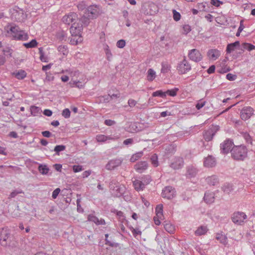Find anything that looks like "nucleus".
<instances>
[{"mask_svg": "<svg viewBox=\"0 0 255 255\" xmlns=\"http://www.w3.org/2000/svg\"><path fill=\"white\" fill-rule=\"evenodd\" d=\"M150 161L154 167H157L159 165L158 157L156 154H153L150 157Z\"/></svg>", "mask_w": 255, "mask_h": 255, "instance_id": "obj_46", "label": "nucleus"}, {"mask_svg": "<svg viewBox=\"0 0 255 255\" xmlns=\"http://www.w3.org/2000/svg\"><path fill=\"white\" fill-rule=\"evenodd\" d=\"M240 46V42L238 41H235L234 43L228 44L227 46L226 51L227 53H231L232 51L235 50L236 47Z\"/></svg>", "mask_w": 255, "mask_h": 255, "instance_id": "obj_29", "label": "nucleus"}, {"mask_svg": "<svg viewBox=\"0 0 255 255\" xmlns=\"http://www.w3.org/2000/svg\"><path fill=\"white\" fill-rule=\"evenodd\" d=\"M233 186L232 184L225 183L222 187L223 191L226 193H229L230 192L233 190Z\"/></svg>", "mask_w": 255, "mask_h": 255, "instance_id": "obj_38", "label": "nucleus"}, {"mask_svg": "<svg viewBox=\"0 0 255 255\" xmlns=\"http://www.w3.org/2000/svg\"><path fill=\"white\" fill-rule=\"evenodd\" d=\"M96 139L98 142H106L110 140H114L115 138L111 136H107L104 134H98L96 136Z\"/></svg>", "mask_w": 255, "mask_h": 255, "instance_id": "obj_24", "label": "nucleus"}, {"mask_svg": "<svg viewBox=\"0 0 255 255\" xmlns=\"http://www.w3.org/2000/svg\"><path fill=\"white\" fill-rule=\"evenodd\" d=\"M148 167V163L145 161H141L136 163L134 166V169L138 173H142Z\"/></svg>", "mask_w": 255, "mask_h": 255, "instance_id": "obj_15", "label": "nucleus"}, {"mask_svg": "<svg viewBox=\"0 0 255 255\" xmlns=\"http://www.w3.org/2000/svg\"><path fill=\"white\" fill-rule=\"evenodd\" d=\"M247 218V215L243 212L237 211L234 212L231 217L232 222L236 225H242Z\"/></svg>", "mask_w": 255, "mask_h": 255, "instance_id": "obj_5", "label": "nucleus"}, {"mask_svg": "<svg viewBox=\"0 0 255 255\" xmlns=\"http://www.w3.org/2000/svg\"><path fill=\"white\" fill-rule=\"evenodd\" d=\"M208 231V229L206 226H201L199 227L195 231V235L196 236H201L205 235Z\"/></svg>", "mask_w": 255, "mask_h": 255, "instance_id": "obj_27", "label": "nucleus"}, {"mask_svg": "<svg viewBox=\"0 0 255 255\" xmlns=\"http://www.w3.org/2000/svg\"><path fill=\"white\" fill-rule=\"evenodd\" d=\"M173 19L177 21H178L181 17V15L179 12H177L175 10H173Z\"/></svg>", "mask_w": 255, "mask_h": 255, "instance_id": "obj_60", "label": "nucleus"}, {"mask_svg": "<svg viewBox=\"0 0 255 255\" xmlns=\"http://www.w3.org/2000/svg\"><path fill=\"white\" fill-rule=\"evenodd\" d=\"M104 49L106 54L107 59L108 61H111L112 58V53L111 51V50L110 49L109 46L106 44L104 46Z\"/></svg>", "mask_w": 255, "mask_h": 255, "instance_id": "obj_35", "label": "nucleus"}, {"mask_svg": "<svg viewBox=\"0 0 255 255\" xmlns=\"http://www.w3.org/2000/svg\"><path fill=\"white\" fill-rule=\"evenodd\" d=\"M178 91L179 89L178 88H174V89L171 90H168L165 91L166 97L167 95L170 96L171 97H175L177 95Z\"/></svg>", "mask_w": 255, "mask_h": 255, "instance_id": "obj_40", "label": "nucleus"}, {"mask_svg": "<svg viewBox=\"0 0 255 255\" xmlns=\"http://www.w3.org/2000/svg\"><path fill=\"white\" fill-rule=\"evenodd\" d=\"M188 55L191 60L195 62H198L201 61L203 58L202 55L200 51L196 49H193L189 50Z\"/></svg>", "mask_w": 255, "mask_h": 255, "instance_id": "obj_11", "label": "nucleus"}, {"mask_svg": "<svg viewBox=\"0 0 255 255\" xmlns=\"http://www.w3.org/2000/svg\"><path fill=\"white\" fill-rule=\"evenodd\" d=\"M86 5L84 1L80 2L77 5V7H78V9L80 10H84V9L86 8Z\"/></svg>", "mask_w": 255, "mask_h": 255, "instance_id": "obj_63", "label": "nucleus"}, {"mask_svg": "<svg viewBox=\"0 0 255 255\" xmlns=\"http://www.w3.org/2000/svg\"><path fill=\"white\" fill-rule=\"evenodd\" d=\"M223 2L219 0H211V4L216 7H219Z\"/></svg>", "mask_w": 255, "mask_h": 255, "instance_id": "obj_59", "label": "nucleus"}, {"mask_svg": "<svg viewBox=\"0 0 255 255\" xmlns=\"http://www.w3.org/2000/svg\"><path fill=\"white\" fill-rule=\"evenodd\" d=\"M82 29V26L77 25L76 23H74L70 27V32L72 36H77L80 33Z\"/></svg>", "mask_w": 255, "mask_h": 255, "instance_id": "obj_23", "label": "nucleus"}, {"mask_svg": "<svg viewBox=\"0 0 255 255\" xmlns=\"http://www.w3.org/2000/svg\"><path fill=\"white\" fill-rule=\"evenodd\" d=\"M219 130V127L218 126L212 125L203 132L204 139L207 141H211Z\"/></svg>", "mask_w": 255, "mask_h": 255, "instance_id": "obj_6", "label": "nucleus"}, {"mask_svg": "<svg viewBox=\"0 0 255 255\" xmlns=\"http://www.w3.org/2000/svg\"><path fill=\"white\" fill-rule=\"evenodd\" d=\"M123 161L122 158L112 159L108 161L105 166L108 170H113L121 165Z\"/></svg>", "mask_w": 255, "mask_h": 255, "instance_id": "obj_10", "label": "nucleus"}, {"mask_svg": "<svg viewBox=\"0 0 255 255\" xmlns=\"http://www.w3.org/2000/svg\"><path fill=\"white\" fill-rule=\"evenodd\" d=\"M183 159L180 157H175L172 159L170 166L173 169L176 170L181 168L184 165Z\"/></svg>", "mask_w": 255, "mask_h": 255, "instance_id": "obj_13", "label": "nucleus"}, {"mask_svg": "<svg viewBox=\"0 0 255 255\" xmlns=\"http://www.w3.org/2000/svg\"><path fill=\"white\" fill-rule=\"evenodd\" d=\"M86 15L89 18H96L98 14V9L97 6L94 5H91L87 9Z\"/></svg>", "mask_w": 255, "mask_h": 255, "instance_id": "obj_16", "label": "nucleus"}, {"mask_svg": "<svg viewBox=\"0 0 255 255\" xmlns=\"http://www.w3.org/2000/svg\"><path fill=\"white\" fill-rule=\"evenodd\" d=\"M88 221L95 223L97 225H104L106 224L105 221L103 219H99L93 214H90L88 216Z\"/></svg>", "mask_w": 255, "mask_h": 255, "instance_id": "obj_20", "label": "nucleus"}, {"mask_svg": "<svg viewBox=\"0 0 255 255\" xmlns=\"http://www.w3.org/2000/svg\"><path fill=\"white\" fill-rule=\"evenodd\" d=\"M109 237V235L108 234L105 235V241H106V244L108 245L111 247H117L118 245V244H116V245H115L114 243L111 242L110 241L108 240V238Z\"/></svg>", "mask_w": 255, "mask_h": 255, "instance_id": "obj_61", "label": "nucleus"}, {"mask_svg": "<svg viewBox=\"0 0 255 255\" xmlns=\"http://www.w3.org/2000/svg\"><path fill=\"white\" fill-rule=\"evenodd\" d=\"M24 193V192L21 190H15L12 191L9 195L8 198H14L16 195L18 194Z\"/></svg>", "mask_w": 255, "mask_h": 255, "instance_id": "obj_52", "label": "nucleus"}, {"mask_svg": "<svg viewBox=\"0 0 255 255\" xmlns=\"http://www.w3.org/2000/svg\"><path fill=\"white\" fill-rule=\"evenodd\" d=\"M206 104V102L202 100H200L198 102L197 104L196 105V108L197 110H200L202 108H203Z\"/></svg>", "mask_w": 255, "mask_h": 255, "instance_id": "obj_58", "label": "nucleus"}, {"mask_svg": "<svg viewBox=\"0 0 255 255\" xmlns=\"http://www.w3.org/2000/svg\"><path fill=\"white\" fill-rule=\"evenodd\" d=\"M66 148V147L64 145H56L54 148V151H55L57 155H59V152L60 151H64Z\"/></svg>", "mask_w": 255, "mask_h": 255, "instance_id": "obj_51", "label": "nucleus"}, {"mask_svg": "<svg viewBox=\"0 0 255 255\" xmlns=\"http://www.w3.org/2000/svg\"><path fill=\"white\" fill-rule=\"evenodd\" d=\"M155 211L156 213V215L158 218H161L162 216L163 212V205L161 204H159L157 205L155 209Z\"/></svg>", "mask_w": 255, "mask_h": 255, "instance_id": "obj_49", "label": "nucleus"}, {"mask_svg": "<svg viewBox=\"0 0 255 255\" xmlns=\"http://www.w3.org/2000/svg\"><path fill=\"white\" fill-rule=\"evenodd\" d=\"M221 52L217 49H210L207 52V56L210 60H215L220 56Z\"/></svg>", "mask_w": 255, "mask_h": 255, "instance_id": "obj_19", "label": "nucleus"}, {"mask_svg": "<svg viewBox=\"0 0 255 255\" xmlns=\"http://www.w3.org/2000/svg\"><path fill=\"white\" fill-rule=\"evenodd\" d=\"M197 7L200 11H208V3L206 2L198 3Z\"/></svg>", "mask_w": 255, "mask_h": 255, "instance_id": "obj_39", "label": "nucleus"}, {"mask_svg": "<svg viewBox=\"0 0 255 255\" xmlns=\"http://www.w3.org/2000/svg\"><path fill=\"white\" fill-rule=\"evenodd\" d=\"M152 96L153 97H159L160 98H164L166 97L165 92H163L162 90H158L154 92L152 94Z\"/></svg>", "mask_w": 255, "mask_h": 255, "instance_id": "obj_45", "label": "nucleus"}, {"mask_svg": "<svg viewBox=\"0 0 255 255\" xmlns=\"http://www.w3.org/2000/svg\"><path fill=\"white\" fill-rule=\"evenodd\" d=\"M204 164V166L207 167H212L216 164V159L212 156L209 155L205 158Z\"/></svg>", "mask_w": 255, "mask_h": 255, "instance_id": "obj_22", "label": "nucleus"}, {"mask_svg": "<svg viewBox=\"0 0 255 255\" xmlns=\"http://www.w3.org/2000/svg\"><path fill=\"white\" fill-rule=\"evenodd\" d=\"M162 68L161 72L162 73H166L170 70L171 66L166 63H162L161 64Z\"/></svg>", "mask_w": 255, "mask_h": 255, "instance_id": "obj_44", "label": "nucleus"}, {"mask_svg": "<svg viewBox=\"0 0 255 255\" xmlns=\"http://www.w3.org/2000/svg\"><path fill=\"white\" fill-rule=\"evenodd\" d=\"M206 181L209 185H215L218 183V178L216 175L208 176L206 178Z\"/></svg>", "mask_w": 255, "mask_h": 255, "instance_id": "obj_28", "label": "nucleus"}, {"mask_svg": "<svg viewBox=\"0 0 255 255\" xmlns=\"http://www.w3.org/2000/svg\"><path fill=\"white\" fill-rule=\"evenodd\" d=\"M182 29V33L185 35L187 34L191 30V27L188 24L184 25Z\"/></svg>", "mask_w": 255, "mask_h": 255, "instance_id": "obj_55", "label": "nucleus"}, {"mask_svg": "<svg viewBox=\"0 0 255 255\" xmlns=\"http://www.w3.org/2000/svg\"><path fill=\"white\" fill-rule=\"evenodd\" d=\"M60 192V189L59 188H56L52 192V197L53 199H56L58 194H59Z\"/></svg>", "mask_w": 255, "mask_h": 255, "instance_id": "obj_64", "label": "nucleus"}, {"mask_svg": "<svg viewBox=\"0 0 255 255\" xmlns=\"http://www.w3.org/2000/svg\"><path fill=\"white\" fill-rule=\"evenodd\" d=\"M39 52L40 54V59L41 61L44 62H47V57L44 55V53L43 51L42 48L40 47L39 48Z\"/></svg>", "mask_w": 255, "mask_h": 255, "instance_id": "obj_53", "label": "nucleus"}, {"mask_svg": "<svg viewBox=\"0 0 255 255\" xmlns=\"http://www.w3.org/2000/svg\"><path fill=\"white\" fill-rule=\"evenodd\" d=\"M176 69L179 74H185L191 70V66L184 57L182 61L179 62Z\"/></svg>", "mask_w": 255, "mask_h": 255, "instance_id": "obj_4", "label": "nucleus"}, {"mask_svg": "<svg viewBox=\"0 0 255 255\" xmlns=\"http://www.w3.org/2000/svg\"><path fill=\"white\" fill-rule=\"evenodd\" d=\"M198 170L193 166H189L187 168L186 176L187 178L194 177L198 173Z\"/></svg>", "mask_w": 255, "mask_h": 255, "instance_id": "obj_21", "label": "nucleus"}, {"mask_svg": "<svg viewBox=\"0 0 255 255\" xmlns=\"http://www.w3.org/2000/svg\"><path fill=\"white\" fill-rule=\"evenodd\" d=\"M78 20V16L76 13L70 12L68 14L64 15L62 18V21L65 24L70 25L76 23Z\"/></svg>", "mask_w": 255, "mask_h": 255, "instance_id": "obj_12", "label": "nucleus"}, {"mask_svg": "<svg viewBox=\"0 0 255 255\" xmlns=\"http://www.w3.org/2000/svg\"><path fill=\"white\" fill-rule=\"evenodd\" d=\"M39 172L43 175H46L49 171V168L46 165L40 164L38 167Z\"/></svg>", "mask_w": 255, "mask_h": 255, "instance_id": "obj_42", "label": "nucleus"}, {"mask_svg": "<svg viewBox=\"0 0 255 255\" xmlns=\"http://www.w3.org/2000/svg\"><path fill=\"white\" fill-rule=\"evenodd\" d=\"M83 170V168L82 165H74L73 166V170L75 173L79 172Z\"/></svg>", "mask_w": 255, "mask_h": 255, "instance_id": "obj_57", "label": "nucleus"}, {"mask_svg": "<svg viewBox=\"0 0 255 255\" xmlns=\"http://www.w3.org/2000/svg\"><path fill=\"white\" fill-rule=\"evenodd\" d=\"M165 230L170 234H173L175 231V227L170 222H165L164 224Z\"/></svg>", "mask_w": 255, "mask_h": 255, "instance_id": "obj_32", "label": "nucleus"}, {"mask_svg": "<svg viewBox=\"0 0 255 255\" xmlns=\"http://www.w3.org/2000/svg\"><path fill=\"white\" fill-rule=\"evenodd\" d=\"M156 72L152 68L148 69L146 73V79L149 82L153 81L156 77Z\"/></svg>", "mask_w": 255, "mask_h": 255, "instance_id": "obj_26", "label": "nucleus"}, {"mask_svg": "<svg viewBox=\"0 0 255 255\" xmlns=\"http://www.w3.org/2000/svg\"><path fill=\"white\" fill-rule=\"evenodd\" d=\"M129 228L134 238H136L138 235L140 236L141 235V232L138 228L134 229L132 227H129Z\"/></svg>", "mask_w": 255, "mask_h": 255, "instance_id": "obj_48", "label": "nucleus"}, {"mask_svg": "<svg viewBox=\"0 0 255 255\" xmlns=\"http://www.w3.org/2000/svg\"><path fill=\"white\" fill-rule=\"evenodd\" d=\"M29 38L28 34L24 30L19 29L18 32L14 37L13 39L19 41H25Z\"/></svg>", "mask_w": 255, "mask_h": 255, "instance_id": "obj_18", "label": "nucleus"}, {"mask_svg": "<svg viewBox=\"0 0 255 255\" xmlns=\"http://www.w3.org/2000/svg\"><path fill=\"white\" fill-rule=\"evenodd\" d=\"M23 45L26 48H31L36 47L37 45V42L35 39H32L29 42L24 43Z\"/></svg>", "mask_w": 255, "mask_h": 255, "instance_id": "obj_41", "label": "nucleus"}, {"mask_svg": "<svg viewBox=\"0 0 255 255\" xmlns=\"http://www.w3.org/2000/svg\"><path fill=\"white\" fill-rule=\"evenodd\" d=\"M143 155V151L137 152L134 154H133L130 158V161L131 162H134L136 160H138L140 158H141Z\"/></svg>", "mask_w": 255, "mask_h": 255, "instance_id": "obj_36", "label": "nucleus"}, {"mask_svg": "<svg viewBox=\"0 0 255 255\" xmlns=\"http://www.w3.org/2000/svg\"><path fill=\"white\" fill-rule=\"evenodd\" d=\"M116 45L119 48H123L126 45V41L124 39L119 40L117 41Z\"/></svg>", "mask_w": 255, "mask_h": 255, "instance_id": "obj_56", "label": "nucleus"}, {"mask_svg": "<svg viewBox=\"0 0 255 255\" xmlns=\"http://www.w3.org/2000/svg\"><path fill=\"white\" fill-rule=\"evenodd\" d=\"M233 144V142L229 139L224 141L220 145L221 152L224 154L228 153L231 150V149L232 147Z\"/></svg>", "mask_w": 255, "mask_h": 255, "instance_id": "obj_14", "label": "nucleus"}, {"mask_svg": "<svg viewBox=\"0 0 255 255\" xmlns=\"http://www.w3.org/2000/svg\"><path fill=\"white\" fill-rule=\"evenodd\" d=\"M151 181L149 176H143L133 181V185L135 190L137 191H142L146 185Z\"/></svg>", "mask_w": 255, "mask_h": 255, "instance_id": "obj_3", "label": "nucleus"}, {"mask_svg": "<svg viewBox=\"0 0 255 255\" xmlns=\"http://www.w3.org/2000/svg\"><path fill=\"white\" fill-rule=\"evenodd\" d=\"M254 109L251 107H245L240 112V117L243 120L246 121L254 115Z\"/></svg>", "mask_w": 255, "mask_h": 255, "instance_id": "obj_9", "label": "nucleus"}, {"mask_svg": "<svg viewBox=\"0 0 255 255\" xmlns=\"http://www.w3.org/2000/svg\"><path fill=\"white\" fill-rule=\"evenodd\" d=\"M109 188L112 195L115 197L122 196L125 193L126 190V188L124 185L121 184L115 179L111 181Z\"/></svg>", "mask_w": 255, "mask_h": 255, "instance_id": "obj_1", "label": "nucleus"}, {"mask_svg": "<svg viewBox=\"0 0 255 255\" xmlns=\"http://www.w3.org/2000/svg\"><path fill=\"white\" fill-rule=\"evenodd\" d=\"M232 156L236 160H244L247 156V149L245 145L236 146L231 150Z\"/></svg>", "mask_w": 255, "mask_h": 255, "instance_id": "obj_2", "label": "nucleus"}, {"mask_svg": "<svg viewBox=\"0 0 255 255\" xmlns=\"http://www.w3.org/2000/svg\"><path fill=\"white\" fill-rule=\"evenodd\" d=\"M69 84L70 85V87L72 88L77 87L79 89H82L84 88V85L80 81H71L69 83Z\"/></svg>", "mask_w": 255, "mask_h": 255, "instance_id": "obj_37", "label": "nucleus"}, {"mask_svg": "<svg viewBox=\"0 0 255 255\" xmlns=\"http://www.w3.org/2000/svg\"><path fill=\"white\" fill-rule=\"evenodd\" d=\"M204 199L207 203L210 204L214 202V197L212 193L206 192L205 193Z\"/></svg>", "mask_w": 255, "mask_h": 255, "instance_id": "obj_34", "label": "nucleus"}, {"mask_svg": "<svg viewBox=\"0 0 255 255\" xmlns=\"http://www.w3.org/2000/svg\"><path fill=\"white\" fill-rule=\"evenodd\" d=\"M216 239L224 245H226L228 244L227 237L222 233H217L216 236Z\"/></svg>", "mask_w": 255, "mask_h": 255, "instance_id": "obj_30", "label": "nucleus"}, {"mask_svg": "<svg viewBox=\"0 0 255 255\" xmlns=\"http://www.w3.org/2000/svg\"><path fill=\"white\" fill-rule=\"evenodd\" d=\"M20 28L15 25H10L6 27V32L7 34L11 36L13 39L17 33L18 32Z\"/></svg>", "mask_w": 255, "mask_h": 255, "instance_id": "obj_17", "label": "nucleus"}, {"mask_svg": "<svg viewBox=\"0 0 255 255\" xmlns=\"http://www.w3.org/2000/svg\"><path fill=\"white\" fill-rule=\"evenodd\" d=\"M242 136L244 137L246 142L252 144V138L251 135L247 132H243L241 133Z\"/></svg>", "mask_w": 255, "mask_h": 255, "instance_id": "obj_43", "label": "nucleus"}, {"mask_svg": "<svg viewBox=\"0 0 255 255\" xmlns=\"http://www.w3.org/2000/svg\"><path fill=\"white\" fill-rule=\"evenodd\" d=\"M30 112L32 116L34 117L38 116L41 114L42 110L38 107L32 106L30 107Z\"/></svg>", "mask_w": 255, "mask_h": 255, "instance_id": "obj_31", "label": "nucleus"}, {"mask_svg": "<svg viewBox=\"0 0 255 255\" xmlns=\"http://www.w3.org/2000/svg\"><path fill=\"white\" fill-rule=\"evenodd\" d=\"M58 51L63 55H67L68 53L67 47L65 45H60L57 48Z\"/></svg>", "mask_w": 255, "mask_h": 255, "instance_id": "obj_50", "label": "nucleus"}, {"mask_svg": "<svg viewBox=\"0 0 255 255\" xmlns=\"http://www.w3.org/2000/svg\"><path fill=\"white\" fill-rule=\"evenodd\" d=\"M237 76L231 73H228L226 75V78L229 81H234L236 80Z\"/></svg>", "mask_w": 255, "mask_h": 255, "instance_id": "obj_62", "label": "nucleus"}, {"mask_svg": "<svg viewBox=\"0 0 255 255\" xmlns=\"http://www.w3.org/2000/svg\"><path fill=\"white\" fill-rule=\"evenodd\" d=\"M57 38L61 41H66L67 37V33L63 30L59 31L56 34Z\"/></svg>", "mask_w": 255, "mask_h": 255, "instance_id": "obj_33", "label": "nucleus"}, {"mask_svg": "<svg viewBox=\"0 0 255 255\" xmlns=\"http://www.w3.org/2000/svg\"><path fill=\"white\" fill-rule=\"evenodd\" d=\"M12 75L18 80H22L26 77L27 73L23 70H19L13 72Z\"/></svg>", "mask_w": 255, "mask_h": 255, "instance_id": "obj_25", "label": "nucleus"}, {"mask_svg": "<svg viewBox=\"0 0 255 255\" xmlns=\"http://www.w3.org/2000/svg\"><path fill=\"white\" fill-rule=\"evenodd\" d=\"M71 112L69 109H65L62 112V115L66 119L69 118L70 117Z\"/></svg>", "mask_w": 255, "mask_h": 255, "instance_id": "obj_54", "label": "nucleus"}, {"mask_svg": "<svg viewBox=\"0 0 255 255\" xmlns=\"http://www.w3.org/2000/svg\"><path fill=\"white\" fill-rule=\"evenodd\" d=\"M161 194L163 198L170 200L176 196V192L172 187L166 186L162 190Z\"/></svg>", "mask_w": 255, "mask_h": 255, "instance_id": "obj_8", "label": "nucleus"}, {"mask_svg": "<svg viewBox=\"0 0 255 255\" xmlns=\"http://www.w3.org/2000/svg\"><path fill=\"white\" fill-rule=\"evenodd\" d=\"M243 48L249 51H252L255 49V46L248 43H244L242 44Z\"/></svg>", "mask_w": 255, "mask_h": 255, "instance_id": "obj_47", "label": "nucleus"}, {"mask_svg": "<svg viewBox=\"0 0 255 255\" xmlns=\"http://www.w3.org/2000/svg\"><path fill=\"white\" fill-rule=\"evenodd\" d=\"M10 232L7 228H2L0 230V244L3 247H6L9 243L8 238Z\"/></svg>", "mask_w": 255, "mask_h": 255, "instance_id": "obj_7", "label": "nucleus"}]
</instances>
